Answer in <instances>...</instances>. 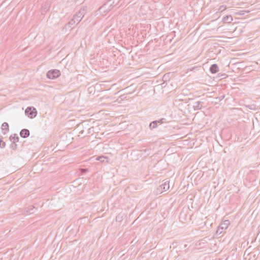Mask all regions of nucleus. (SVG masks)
Returning <instances> with one entry per match:
<instances>
[{
  "mask_svg": "<svg viewBox=\"0 0 260 260\" xmlns=\"http://www.w3.org/2000/svg\"><path fill=\"white\" fill-rule=\"evenodd\" d=\"M86 10L87 7L83 6L74 15L73 18L74 20H76V21H77V23H79L82 20V18L86 14Z\"/></svg>",
  "mask_w": 260,
  "mask_h": 260,
  "instance_id": "obj_1",
  "label": "nucleus"
},
{
  "mask_svg": "<svg viewBox=\"0 0 260 260\" xmlns=\"http://www.w3.org/2000/svg\"><path fill=\"white\" fill-rule=\"evenodd\" d=\"M157 126V124L156 122V121H153L151 122L149 125V128L152 130L155 128H156Z\"/></svg>",
  "mask_w": 260,
  "mask_h": 260,
  "instance_id": "obj_15",
  "label": "nucleus"
},
{
  "mask_svg": "<svg viewBox=\"0 0 260 260\" xmlns=\"http://www.w3.org/2000/svg\"><path fill=\"white\" fill-rule=\"evenodd\" d=\"M9 139L12 143H16L18 142L19 140V138L17 136V134H15L14 135H11Z\"/></svg>",
  "mask_w": 260,
  "mask_h": 260,
  "instance_id": "obj_11",
  "label": "nucleus"
},
{
  "mask_svg": "<svg viewBox=\"0 0 260 260\" xmlns=\"http://www.w3.org/2000/svg\"><path fill=\"white\" fill-rule=\"evenodd\" d=\"M209 70L212 74H215L218 72L219 68L216 64H213L210 67Z\"/></svg>",
  "mask_w": 260,
  "mask_h": 260,
  "instance_id": "obj_9",
  "label": "nucleus"
},
{
  "mask_svg": "<svg viewBox=\"0 0 260 260\" xmlns=\"http://www.w3.org/2000/svg\"><path fill=\"white\" fill-rule=\"evenodd\" d=\"M6 146V143L0 139V148H3Z\"/></svg>",
  "mask_w": 260,
  "mask_h": 260,
  "instance_id": "obj_21",
  "label": "nucleus"
},
{
  "mask_svg": "<svg viewBox=\"0 0 260 260\" xmlns=\"http://www.w3.org/2000/svg\"><path fill=\"white\" fill-rule=\"evenodd\" d=\"M113 3L114 2L113 0L108 1L105 4L99 8V11L101 13H106L108 12L113 8Z\"/></svg>",
  "mask_w": 260,
  "mask_h": 260,
  "instance_id": "obj_2",
  "label": "nucleus"
},
{
  "mask_svg": "<svg viewBox=\"0 0 260 260\" xmlns=\"http://www.w3.org/2000/svg\"><path fill=\"white\" fill-rule=\"evenodd\" d=\"M60 75L59 70L54 69L49 71L47 73V77L50 79H54Z\"/></svg>",
  "mask_w": 260,
  "mask_h": 260,
  "instance_id": "obj_5",
  "label": "nucleus"
},
{
  "mask_svg": "<svg viewBox=\"0 0 260 260\" xmlns=\"http://www.w3.org/2000/svg\"><path fill=\"white\" fill-rule=\"evenodd\" d=\"M10 148L13 150H15L17 149V144L15 143H12L10 145Z\"/></svg>",
  "mask_w": 260,
  "mask_h": 260,
  "instance_id": "obj_20",
  "label": "nucleus"
},
{
  "mask_svg": "<svg viewBox=\"0 0 260 260\" xmlns=\"http://www.w3.org/2000/svg\"><path fill=\"white\" fill-rule=\"evenodd\" d=\"M3 133L5 135L9 130V124L7 122H4L2 125Z\"/></svg>",
  "mask_w": 260,
  "mask_h": 260,
  "instance_id": "obj_10",
  "label": "nucleus"
},
{
  "mask_svg": "<svg viewBox=\"0 0 260 260\" xmlns=\"http://www.w3.org/2000/svg\"><path fill=\"white\" fill-rule=\"evenodd\" d=\"M204 103L201 101H197L194 102L193 107L194 110H200L203 106Z\"/></svg>",
  "mask_w": 260,
  "mask_h": 260,
  "instance_id": "obj_8",
  "label": "nucleus"
},
{
  "mask_svg": "<svg viewBox=\"0 0 260 260\" xmlns=\"http://www.w3.org/2000/svg\"><path fill=\"white\" fill-rule=\"evenodd\" d=\"M29 131L27 129H22L20 132V136L23 138H26L29 136Z\"/></svg>",
  "mask_w": 260,
  "mask_h": 260,
  "instance_id": "obj_7",
  "label": "nucleus"
},
{
  "mask_svg": "<svg viewBox=\"0 0 260 260\" xmlns=\"http://www.w3.org/2000/svg\"><path fill=\"white\" fill-rule=\"evenodd\" d=\"M87 171H88V169H87L82 168V169H80V172H81V173H86Z\"/></svg>",
  "mask_w": 260,
  "mask_h": 260,
  "instance_id": "obj_22",
  "label": "nucleus"
},
{
  "mask_svg": "<svg viewBox=\"0 0 260 260\" xmlns=\"http://www.w3.org/2000/svg\"><path fill=\"white\" fill-rule=\"evenodd\" d=\"M218 98L219 99V101H221L224 98V95H221L220 96H219Z\"/></svg>",
  "mask_w": 260,
  "mask_h": 260,
  "instance_id": "obj_25",
  "label": "nucleus"
},
{
  "mask_svg": "<svg viewBox=\"0 0 260 260\" xmlns=\"http://www.w3.org/2000/svg\"><path fill=\"white\" fill-rule=\"evenodd\" d=\"M93 127H91L87 129V131H88V134H90L91 133V132H93Z\"/></svg>",
  "mask_w": 260,
  "mask_h": 260,
  "instance_id": "obj_24",
  "label": "nucleus"
},
{
  "mask_svg": "<svg viewBox=\"0 0 260 260\" xmlns=\"http://www.w3.org/2000/svg\"><path fill=\"white\" fill-rule=\"evenodd\" d=\"M105 158V157L104 156H100L98 158V160L101 161H104V159Z\"/></svg>",
  "mask_w": 260,
  "mask_h": 260,
  "instance_id": "obj_23",
  "label": "nucleus"
},
{
  "mask_svg": "<svg viewBox=\"0 0 260 260\" xmlns=\"http://www.w3.org/2000/svg\"><path fill=\"white\" fill-rule=\"evenodd\" d=\"M169 181H166L163 184L159 186V187L156 189V194L160 193L162 191H167L169 189Z\"/></svg>",
  "mask_w": 260,
  "mask_h": 260,
  "instance_id": "obj_6",
  "label": "nucleus"
},
{
  "mask_svg": "<svg viewBox=\"0 0 260 260\" xmlns=\"http://www.w3.org/2000/svg\"><path fill=\"white\" fill-rule=\"evenodd\" d=\"M83 133H84V130H81V131H80V133H81V134H83Z\"/></svg>",
  "mask_w": 260,
  "mask_h": 260,
  "instance_id": "obj_26",
  "label": "nucleus"
},
{
  "mask_svg": "<svg viewBox=\"0 0 260 260\" xmlns=\"http://www.w3.org/2000/svg\"><path fill=\"white\" fill-rule=\"evenodd\" d=\"M35 206L31 205L27 208L26 212L29 214H31L34 213Z\"/></svg>",
  "mask_w": 260,
  "mask_h": 260,
  "instance_id": "obj_16",
  "label": "nucleus"
},
{
  "mask_svg": "<svg viewBox=\"0 0 260 260\" xmlns=\"http://www.w3.org/2000/svg\"><path fill=\"white\" fill-rule=\"evenodd\" d=\"M124 217V214L122 213H120L116 217V221L118 222H121Z\"/></svg>",
  "mask_w": 260,
  "mask_h": 260,
  "instance_id": "obj_14",
  "label": "nucleus"
},
{
  "mask_svg": "<svg viewBox=\"0 0 260 260\" xmlns=\"http://www.w3.org/2000/svg\"><path fill=\"white\" fill-rule=\"evenodd\" d=\"M155 121L157 124H160L164 123L166 121V119L161 118L158 120H155Z\"/></svg>",
  "mask_w": 260,
  "mask_h": 260,
  "instance_id": "obj_19",
  "label": "nucleus"
},
{
  "mask_svg": "<svg viewBox=\"0 0 260 260\" xmlns=\"http://www.w3.org/2000/svg\"><path fill=\"white\" fill-rule=\"evenodd\" d=\"M25 113L30 118H34L37 116V111L34 107H28L25 111Z\"/></svg>",
  "mask_w": 260,
  "mask_h": 260,
  "instance_id": "obj_4",
  "label": "nucleus"
},
{
  "mask_svg": "<svg viewBox=\"0 0 260 260\" xmlns=\"http://www.w3.org/2000/svg\"><path fill=\"white\" fill-rule=\"evenodd\" d=\"M241 15H244V13H240Z\"/></svg>",
  "mask_w": 260,
  "mask_h": 260,
  "instance_id": "obj_27",
  "label": "nucleus"
},
{
  "mask_svg": "<svg viewBox=\"0 0 260 260\" xmlns=\"http://www.w3.org/2000/svg\"><path fill=\"white\" fill-rule=\"evenodd\" d=\"M77 21H76V20H74V18H73L67 24V26H68L69 27H74V26L77 24Z\"/></svg>",
  "mask_w": 260,
  "mask_h": 260,
  "instance_id": "obj_13",
  "label": "nucleus"
},
{
  "mask_svg": "<svg viewBox=\"0 0 260 260\" xmlns=\"http://www.w3.org/2000/svg\"><path fill=\"white\" fill-rule=\"evenodd\" d=\"M222 21L225 23H230L233 21V17L231 15H227L222 18Z\"/></svg>",
  "mask_w": 260,
  "mask_h": 260,
  "instance_id": "obj_12",
  "label": "nucleus"
},
{
  "mask_svg": "<svg viewBox=\"0 0 260 260\" xmlns=\"http://www.w3.org/2000/svg\"><path fill=\"white\" fill-rule=\"evenodd\" d=\"M49 7H50V5L48 3L45 4L42 6L43 11H44V12L47 11L48 10Z\"/></svg>",
  "mask_w": 260,
  "mask_h": 260,
  "instance_id": "obj_17",
  "label": "nucleus"
},
{
  "mask_svg": "<svg viewBox=\"0 0 260 260\" xmlns=\"http://www.w3.org/2000/svg\"><path fill=\"white\" fill-rule=\"evenodd\" d=\"M225 9H226V6L225 5H222L219 7V8L218 9V11L219 12H222L223 11H224Z\"/></svg>",
  "mask_w": 260,
  "mask_h": 260,
  "instance_id": "obj_18",
  "label": "nucleus"
},
{
  "mask_svg": "<svg viewBox=\"0 0 260 260\" xmlns=\"http://www.w3.org/2000/svg\"><path fill=\"white\" fill-rule=\"evenodd\" d=\"M230 224V221L229 220H225L222 222L218 227L216 231V234L220 235L222 233L224 230L227 229Z\"/></svg>",
  "mask_w": 260,
  "mask_h": 260,
  "instance_id": "obj_3",
  "label": "nucleus"
}]
</instances>
